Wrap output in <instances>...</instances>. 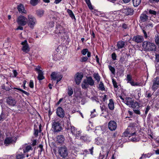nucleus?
Returning a JSON list of instances; mask_svg holds the SVG:
<instances>
[{"mask_svg":"<svg viewBox=\"0 0 159 159\" xmlns=\"http://www.w3.org/2000/svg\"><path fill=\"white\" fill-rule=\"evenodd\" d=\"M136 128L134 124H131L124 132V135L125 136H134L137 133L136 130Z\"/></svg>","mask_w":159,"mask_h":159,"instance_id":"nucleus-1","label":"nucleus"},{"mask_svg":"<svg viewBox=\"0 0 159 159\" xmlns=\"http://www.w3.org/2000/svg\"><path fill=\"white\" fill-rule=\"evenodd\" d=\"M142 46L144 50L146 51H155L156 49L155 44L149 41L143 42Z\"/></svg>","mask_w":159,"mask_h":159,"instance_id":"nucleus-2","label":"nucleus"},{"mask_svg":"<svg viewBox=\"0 0 159 159\" xmlns=\"http://www.w3.org/2000/svg\"><path fill=\"white\" fill-rule=\"evenodd\" d=\"M120 98L123 100L124 103L129 107L134 108L136 107H139V103L136 102H134L133 99L130 97H126L125 99H124L122 97H120Z\"/></svg>","mask_w":159,"mask_h":159,"instance_id":"nucleus-3","label":"nucleus"},{"mask_svg":"<svg viewBox=\"0 0 159 159\" xmlns=\"http://www.w3.org/2000/svg\"><path fill=\"white\" fill-rule=\"evenodd\" d=\"M55 32L57 34L58 36L63 39H65V37L66 36L65 30L62 26L57 24L56 26Z\"/></svg>","mask_w":159,"mask_h":159,"instance_id":"nucleus-4","label":"nucleus"},{"mask_svg":"<svg viewBox=\"0 0 159 159\" xmlns=\"http://www.w3.org/2000/svg\"><path fill=\"white\" fill-rule=\"evenodd\" d=\"M94 85V81L91 76L86 77V79L84 80L81 84V86L83 89H86L88 88L89 85L93 86Z\"/></svg>","mask_w":159,"mask_h":159,"instance_id":"nucleus-5","label":"nucleus"},{"mask_svg":"<svg viewBox=\"0 0 159 159\" xmlns=\"http://www.w3.org/2000/svg\"><path fill=\"white\" fill-rule=\"evenodd\" d=\"M111 148L110 146L106 145L102 148V151L100 152L99 157V159H103L105 157L106 159Z\"/></svg>","mask_w":159,"mask_h":159,"instance_id":"nucleus-6","label":"nucleus"},{"mask_svg":"<svg viewBox=\"0 0 159 159\" xmlns=\"http://www.w3.org/2000/svg\"><path fill=\"white\" fill-rule=\"evenodd\" d=\"M27 23L28 26L31 28L33 29L37 23L35 18L32 15H28Z\"/></svg>","mask_w":159,"mask_h":159,"instance_id":"nucleus-7","label":"nucleus"},{"mask_svg":"<svg viewBox=\"0 0 159 159\" xmlns=\"http://www.w3.org/2000/svg\"><path fill=\"white\" fill-rule=\"evenodd\" d=\"M58 153L61 157L63 158L66 157L68 154L67 148L65 146L61 147L58 148Z\"/></svg>","mask_w":159,"mask_h":159,"instance_id":"nucleus-8","label":"nucleus"},{"mask_svg":"<svg viewBox=\"0 0 159 159\" xmlns=\"http://www.w3.org/2000/svg\"><path fill=\"white\" fill-rule=\"evenodd\" d=\"M27 19L25 17L21 15L19 16L17 19V22L18 24L20 25L24 26L27 23Z\"/></svg>","mask_w":159,"mask_h":159,"instance_id":"nucleus-9","label":"nucleus"},{"mask_svg":"<svg viewBox=\"0 0 159 159\" xmlns=\"http://www.w3.org/2000/svg\"><path fill=\"white\" fill-rule=\"evenodd\" d=\"M22 45L21 50L25 53H28L30 51V48L28 43L27 40H25L21 43Z\"/></svg>","mask_w":159,"mask_h":159,"instance_id":"nucleus-10","label":"nucleus"},{"mask_svg":"<svg viewBox=\"0 0 159 159\" xmlns=\"http://www.w3.org/2000/svg\"><path fill=\"white\" fill-rule=\"evenodd\" d=\"M134 11L133 9L129 7L124 8L120 11V12L124 14L125 16L132 15Z\"/></svg>","mask_w":159,"mask_h":159,"instance_id":"nucleus-11","label":"nucleus"},{"mask_svg":"<svg viewBox=\"0 0 159 159\" xmlns=\"http://www.w3.org/2000/svg\"><path fill=\"white\" fill-rule=\"evenodd\" d=\"M83 77V74L82 73H77L75 75V81L77 85H79Z\"/></svg>","mask_w":159,"mask_h":159,"instance_id":"nucleus-12","label":"nucleus"},{"mask_svg":"<svg viewBox=\"0 0 159 159\" xmlns=\"http://www.w3.org/2000/svg\"><path fill=\"white\" fill-rule=\"evenodd\" d=\"M6 102L7 104L10 106L14 107L16 104V100L11 96L7 98Z\"/></svg>","mask_w":159,"mask_h":159,"instance_id":"nucleus-13","label":"nucleus"},{"mask_svg":"<svg viewBox=\"0 0 159 159\" xmlns=\"http://www.w3.org/2000/svg\"><path fill=\"white\" fill-rule=\"evenodd\" d=\"M51 77L53 80H57V83L60 81L62 77L61 75L58 73L55 72H53L52 73Z\"/></svg>","mask_w":159,"mask_h":159,"instance_id":"nucleus-14","label":"nucleus"},{"mask_svg":"<svg viewBox=\"0 0 159 159\" xmlns=\"http://www.w3.org/2000/svg\"><path fill=\"white\" fill-rule=\"evenodd\" d=\"M117 127L116 123L114 120L110 121L108 124V127L111 131H114L116 129Z\"/></svg>","mask_w":159,"mask_h":159,"instance_id":"nucleus-15","label":"nucleus"},{"mask_svg":"<svg viewBox=\"0 0 159 159\" xmlns=\"http://www.w3.org/2000/svg\"><path fill=\"white\" fill-rule=\"evenodd\" d=\"M52 128L54 132H58L61 129V126L59 122L54 121L53 123Z\"/></svg>","mask_w":159,"mask_h":159,"instance_id":"nucleus-16","label":"nucleus"},{"mask_svg":"<svg viewBox=\"0 0 159 159\" xmlns=\"http://www.w3.org/2000/svg\"><path fill=\"white\" fill-rule=\"evenodd\" d=\"M143 36L139 35L134 36L132 38V40L137 43H141L143 41Z\"/></svg>","mask_w":159,"mask_h":159,"instance_id":"nucleus-17","label":"nucleus"},{"mask_svg":"<svg viewBox=\"0 0 159 159\" xmlns=\"http://www.w3.org/2000/svg\"><path fill=\"white\" fill-rule=\"evenodd\" d=\"M57 115L60 117L63 118L65 116V112L61 107H58L56 109Z\"/></svg>","mask_w":159,"mask_h":159,"instance_id":"nucleus-18","label":"nucleus"},{"mask_svg":"<svg viewBox=\"0 0 159 159\" xmlns=\"http://www.w3.org/2000/svg\"><path fill=\"white\" fill-rule=\"evenodd\" d=\"M15 138L14 137H9L6 138L4 141V144L7 146L10 143H13L16 142V140H14Z\"/></svg>","mask_w":159,"mask_h":159,"instance_id":"nucleus-19","label":"nucleus"},{"mask_svg":"<svg viewBox=\"0 0 159 159\" xmlns=\"http://www.w3.org/2000/svg\"><path fill=\"white\" fill-rule=\"evenodd\" d=\"M133 94L134 98L137 99H139L141 96V89H139L135 90L133 92Z\"/></svg>","mask_w":159,"mask_h":159,"instance_id":"nucleus-20","label":"nucleus"},{"mask_svg":"<svg viewBox=\"0 0 159 159\" xmlns=\"http://www.w3.org/2000/svg\"><path fill=\"white\" fill-rule=\"evenodd\" d=\"M33 148L30 145H28L26 144L25 145V146L23 148V152L24 153H27L30 151H32Z\"/></svg>","mask_w":159,"mask_h":159,"instance_id":"nucleus-21","label":"nucleus"},{"mask_svg":"<svg viewBox=\"0 0 159 159\" xmlns=\"http://www.w3.org/2000/svg\"><path fill=\"white\" fill-rule=\"evenodd\" d=\"M17 9L18 11L21 13L26 14L27 11L25 9V7L24 5L20 4L18 6Z\"/></svg>","mask_w":159,"mask_h":159,"instance_id":"nucleus-22","label":"nucleus"},{"mask_svg":"<svg viewBox=\"0 0 159 159\" xmlns=\"http://www.w3.org/2000/svg\"><path fill=\"white\" fill-rule=\"evenodd\" d=\"M104 143V140L102 138L98 137L95 139V143L98 145L102 144Z\"/></svg>","mask_w":159,"mask_h":159,"instance_id":"nucleus-23","label":"nucleus"},{"mask_svg":"<svg viewBox=\"0 0 159 159\" xmlns=\"http://www.w3.org/2000/svg\"><path fill=\"white\" fill-rule=\"evenodd\" d=\"M36 69L38 72V80H40L44 79V78L43 76V72L38 68H36Z\"/></svg>","mask_w":159,"mask_h":159,"instance_id":"nucleus-24","label":"nucleus"},{"mask_svg":"<svg viewBox=\"0 0 159 159\" xmlns=\"http://www.w3.org/2000/svg\"><path fill=\"white\" fill-rule=\"evenodd\" d=\"M68 129L70 130L71 133L74 136L75 134L77 133L78 131V130H77L74 126L71 125L68 127Z\"/></svg>","mask_w":159,"mask_h":159,"instance_id":"nucleus-25","label":"nucleus"},{"mask_svg":"<svg viewBox=\"0 0 159 159\" xmlns=\"http://www.w3.org/2000/svg\"><path fill=\"white\" fill-rule=\"evenodd\" d=\"M130 138V140L133 142H137L139 141L140 139V137L138 135L135 134L134 136H129Z\"/></svg>","mask_w":159,"mask_h":159,"instance_id":"nucleus-26","label":"nucleus"},{"mask_svg":"<svg viewBox=\"0 0 159 159\" xmlns=\"http://www.w3.org/2000/svg\"><path fill=\"white\" fill-rule=\"evenodd\" d=\"M65 138L62 135H59L57 137V142L59 143H62L65 141Z\"/></svg>","mask_w":159,"mask_h":159,"instance_id":"nucleus-27","label":"nucleus"},{"mask_svg":"<svg viewBox=\"0 0 159 159\" xmlns=\"http://www.w3.org/2000/svg\"><path fill=\"white\" fill-rule=\"evenodd\" d=\"M148 26H146L142 29V32L144 34V37L145 39L148 37L147 33H148Z\"/></svg>","mask_w":159,"mask_h":159,"instance_id":"nucleus-28","label":"nucleus"},{"mask_svg":"<svg viewBox=\"0 0 159 159\" xmlns=\"http://www.w3.org/2000/svg\"><path fill=\"white\" fill-rule=\"evenodd\" d=\"M125 45V42L123 41H119L117 42V46L119 49L123 48Z\"/></svg>","mask_w":159,"mask_h":159,"instance_id":"nucleus-29","label":"nucleus"},{"mask_svg":"<svg viewBox=\"0 0 159 159\" xmlns=\"http://www.w3.org/2000/svg\"><path fill=\"white\" fill-rule=\"evenodd\" d=\"M44 11L42 9H38L36 11V14L39 17H42L44 13Z\"/></svg>","mask_w":159,"mask_h":159,"instance_id":"nucleus-30","label":"nucleus"},{"mask_svg":"<svg viewBox=\"0 0 159 159\" xmlns=\"http://www.w3.org/2000/svg\"><path fill=\"white\" fill-rule=\"evenodd\" d=\"M108 106L110 109L113 110L114 109V103L112 99L109 100V102L108 104Z\"/></svg>","mask_w":159,"mask_h":159,"instance_id":"nucleus-31","label":"nucleus"},{"mask_svg":"<svg viewBox=\"0 0 159 159\" xmlns=\"http://www.w3.org/2000/svg\"><path fill=\"white\" fill-rule=\"evenodd\" d=\"M67 12L69 14L70 17L72 19H74L75 20H76L75 16L74 15V14L71 10L68 9L67 10Z\"/></svg>","mask_w":159,"mask_h":159,"instance_id":"nucleus-32","label":"nucleus"},{"mask_svg":"<svg viewBox=\"0 0 159 159\" xmlns=\"http://www.w3.org/2000/svg\"><path fill=\"white\" fill-rule=\"evenodd\" d=\"M140 19L141 21L144 22L148 20V16L145 14H142L140 16Z\"/></svg>","mask_w":159,"mask_h":159,"instance_id":"nucleus-33","label":"nucleus"},{"mask_svg":"<svg viewBox=\"0 0 159 159\" xmlns=\"http://www.w3.org/2000/svg\"><path fill=\"white\" fill-rule=\"evenodd\" d=\"M39 1L40 0H30V3L32 6H34L37 5Z\"/></svg>","mask_w":159,"mask_h":159,"instance_id":"nucleus-34","label":"nucleus"},{"mask_svg":"<svg viewBox=\"0 0 159 159\" xmlns=\"http://www.w3.org/2000/svg\"><path fill=\"white\" fill-rule=\"evenodd\" d=\"M142 0H132L133 5L135 7L138 6L141 3Z\"/></svg>","mask_w":159,"mask_h":159,"instance_id":"nucleus-35","label":"nucleus"},{"mask_svg":"<svg viewBox=\"0 0 159 159\" xmlns=\"http://www.w3.org/2000/svg\"><path fill=\"white\" fill-rule=\"evenodd\" d=\"M93 77L98 82H99L100 81V77L98 73L93 74Z\"/></svg>","mask_w":159,"mask_h":159,"instance_id":"nucleus-36","label":"nucleus"},{"mask_svg":"<svg viewBox=\"0 0 159 159\" xmlns=\"http://www.w3.org/2000/svg\"><path fill=\"white\" fill-rule=\"evenodd\" d=\"M85 1L88 7L91 10H93V8L90 2V0H85Z\"/></svg>","mask_w":159,"mask_h":159,"instance_id":"nucleus-37","label":"nucleus"},{"mask_svg":"<svg viewBox=\"0 0 159 159\" xmlns=\"http://www.w3.org/2000/svg\"><path fill=\"white\" fill-rule=\"evenodd\" d=\"M16 157V159H23L25 157L24 155L21 153H17Z\"/></svg>","mask_w":159,"mask_h":159,"instance_id":"nucleus-38","label":"nucleus"},{"mask_svg":"<svg viewBox=\"0 0 159 159\" xmlns=\"http://www.w3.org/2000/svg\"><path fill=\"white\" fill-rule=\"evenodd\" d=\"M68 93L69 96H71L73 94L72 88L70 87H68Z\"/></svg>","mask_w":159,"mask_h":159,"instance_id":"nucleus-39","label":"nucleus"},{"mask_svg":"<svg viewBox=\"0 0 159 159\" xmlns=\"http://www.w3.org/2000/svg\"><path fill=\"white\" fill-rule=\"evenodd\" d=\"M81 131L78 130L74 136L75 137V138L78 139L79 138H80L81 137Z\"/></svg>","mask_w":159,"mask_h":159,"instance_id":"nucleus-40","label":"nucleus"},{"mask_svg":"<svg viewBox=\"0 0 159 159\" xmlns=\"http://www.w3.org/2000/svg\"><path fill=\"white\" fill-rule=\"evenodd\" d=\"M121 27L124 30H126L129 29V26L128 25L125 23H123L122 24Z\"/></svg>","mask_w":159,"mask_h":159,"instance_id":"nucleus-41","label":"nucleus"},{"mask_svg":"<svg viewBox=\"0 0 159 159\" xmlns=\"http://www.w3.org/2000/svg\"><path fill=\"white\" fill-rule=\"evenodd\" d=\"M98 88L99 89L102 91L104 90L105 89L103 84L102 82H100Z\"/></svg>","mask_w":159,"mask_h":159,"instance_id":"nucleus-42","label":"nucleus"},{"mask_svg":"<svg viewBox=\"0 0 159 159\" xmlns=\"http://www.w3.org/2000/svg\"><path fill=\"white\" fill-rule=\"evenodd\" d=\"M13 89H17L20 91L22 92L23 93H24L25 94H26V95L28 96L30 94L29 93L26 92V91H25L23 90L20 89V88H14Z\"/></svg>","mask_w":159,"mask_h":159,"instance_id":"nucleus-43","label":"nucleus"},{"mask_svg":"<svg viewBox=\"0 0 159 159\" xmlns=\"http://www.w3.org/2000/svg\"><path fill=\"white\" fill-rule=\"evenodd\" d=\"M108 68L110 71L111 72V73L113 74L114 75L115 74V69L111 66H109Z\"/></svg>","mask_w":159,"mask_h":159,"instance_id":"nucleus-44","label":"nucleus"},{"mask_svg":"<svg viewBox=\"0 0 159 159\" xmlns=\"http://www.w3.org/2000/svg\"><path fill=\"white\" fill-rule=\"evenodd\" d=\"M139 107H136L134 108H133V111L136 114L140 115L141 113L140 111L139 110L137 109L139 107Z\"/></svg>","mask_w":159,"mask_h":159,"instance_id":"nucleus-45","label":"nucleus"},{"mask_svg":"<svg viewBox=\"0 0 159 159\" xmlns=\"http://www.w3.org/2000/svg\"><path fill=\"white\" fill-rule=\"evenodd\" d=\"M152 95V94L151 92H150L149 91H146V95L145 97L146 98H150Z\"/></svg>","mask_w":159,"mask_h":159,"instance_id":"nucleus-46","label":"nucleus"},{"mask_svg":"<svg viewBox=\"0 0 159 159\" xmlns=\"http://www.w3.org/2000/svg\"><path fill=\"white\" fill-rule=\"evenodd\" d=\"M129 83L133 86H140V83L138 82H135L134 81H130Z\"/></svg>","mask_w":159,"mask_h":159,"instance_id":"nucleus-47","label":"nucleus"},{"mask_svg":"<svg viewBox=\"0 0 159 159\" xmlns=\"http://www.w3.org/2000/svg\"><path fill=\"white\" fill-rule=\"evenodd\" d=\"M155 41L156 43L159 46V35H156L155 37Z\"/></svg>","mask_w":159,"mask_h":159,"instance_id":"nucleus-48","label":"nucleus"},{"mask_svg":"<svg viewBox=\"0 0 159 159\" xmlns=\"http://www.w3.org/2000/svg\"><path fill=\"white\" fill-rule=\"evenodd\" d=\"M148 13L149 14L154 15H156L157 14L156 11L151 9L149 10Z\"/></svg>","mask_w":159,"mask_h":159,"instance_id":"nucleus-49","label":"nucleus"},{"mask_svg":"<svg viewBox=\"0 0 159 159\" xmlns=\"http://www.w3.org/2000/svg\"><path fill=\"white\" fill-rule=\"evenodd\" d=\"M88 52V50L87 49H84L82 50L81 53L83 55H85Z\"/></svg>","mask_w":159,"mask_h":159,"instance_id":"nucleus-50","label":"nucleus"},{"mask_svg":"<svg viewBox=\"0 0 159 159\" xmlns=\"http://www.w3.org/2000/svg\"><path fill=\"white\" fill-rule=\"evenodd\" d=\"M127 80L128 81V82L129 83L130 81H132V77L131 75H127Z\"/></svg>","mask_w":159,"mask_h":159,"instance_id":"nucleus-51","label":"nucleus"},{"mask_svg":"<svg viewBox=\"0 0 159 159\" xmlns=\"http://www.w3.org/2000/svg\"><path fill=\"white\" fill-rule=\"evenodd\" d=\"M153 83L159 85V77H157L154 79L153 80Z\"/></svg>","mask_w":159,"mask_h":159,"instance_id":"nucleus-52","label":"nucleus"},{"mask_svg":"<svg viewBox=\"0 0 159 159\" xmlns=\"http://www.w3.org/2000/svg\"><path fill=\"white\" fill-rule=\"evenodd\" d=\"M112 82L114 87L115 88H117L118 86L117 85V83L116 82V81L114 80L113 79L112 80Z\"/></svg>","mask_w":159,"mask_h":159,"instance_id":"nucleus-53","label":"nucleus"},{"mask_svg":"<svg viewBox=\"0 0 159 159\" xmlns=\"http://www.w3.org/2000/svg\"><path fill=\"white\" fill-rule=\"evenodd\" d=\"M158 85L156 84L153 83V85L152 86V88L154 90H155L158 87Z\"/></svg>","mask_w":159,"mask_h":159,"instance_id":"nucleus-54","label":"nucleus"},{"mask_svg":"<svg viewBox=\"0 0 159 159\" xmlns=\"http://www.w3.org/2000/svg\"><path fill=\"white\" fill-rule=\"evenodd\" d=\"M34 135L36 137H37L39 133V131L38 130V129H34Z\"/></svg>","mask_w":159,"mask_h":159,"instance_id":"nucleus-55","label":"nucleus"},{"mask_svg":"<svg viewBox=\"0 0 159 159\" xmlns=\"http://www.w3.org/2000/svg\"><path fill=\"white\" fill-rule=\"evenodd\" d=\"M29 85L30 87L31 88H32L34 87V82L32 80H31L30 81Z\"/></svg>","mask_w":159,"mask_h":159,"instance_id":"nucleus-56","label":"nucleus"},{"mask_svg":"<svg viewBox=\"0 0 159 159\" xmlns=\"http://www.w3.org/2000/svg\"><path fill=\"white\" fill-rule=\"evenodd\" d=\"M88 59V58L86 57H84L81 58V61L85 62Z\"/></svg>","mask_w":159,"mask_h":159,"instance_id":"nucleus-57","label":"nucleus"},{"mask_svg":"<svg viewBox=\"0 0 159 159\" xmlns=\"http://www.w3.org/2000/svg\"><path fill=\"white\" fill-rule=\"evenodd\" d=\"M116 55L115 53H113L111 55V57L113 60H115L116 59Z\"/></svg>","mask_w":159,"mask_h":159,"instance_id":"nucleus-58","label":"nucleus"},{"mask_svg":"<svg viewBox=\"0 0 159 159\" xmlns=\"http://www.w3.org/2000/svg\"><path fill=\"white\" fill-rule=\"evenodd\" d=\"M150 109V107L149 106H147L146 108L145 111V114L147 115L148 113V112Z\"/></svg>","mask_w":159,"mask_h":159,"instance_id":"nucleus-59","label":"nucleus"},{"mask_svg":"<svg viewBox=\"0 0 159 159\" xmlns=\"http://www.w3.org/2000/svg\"><path fill=\"white\" fill-rule=\"evenodd\" d=\"M80 139L83 140L84 141H86L87 137L86 136H81Z\"/></svg>","mask_w":159,"mask_h":159,"instance_id":"nucleus-60","label":"nucleus"},{"mask_svg":"<svg viewBox=\"0 0 159 159\" xmlns=\"http://www.w3.org/2000/svg\"><path fill=\"white\" fill-rule=\"evenodd\" d=\"M156 60L157 62H159V54L156 55Z\"/></svg>","mask_w":159,"mask_h":159,"instance_id":"nucleus-61","label":"nucleus"},{"mask_svg":"<svg viewBox=\"0 0 159 159\" xmlns=\"http://www.w3.org/2000/svg\"><path fill=\"white\" fill-rule=\"evenodd\" d=\"M107 96L106 95H104V96L103 97L102 99L104 101H105L106 100H107Z\"/></svg>","mask_w":159,"mask_h":159,"instance_id":"nucleus-62","label":"nucleus"},{"mask_svg":"<svg viewBox=\"0 0 159 159\" xmlns=\"http://www.w3.org/2000/svg\"><path fill=\"white\" fill-rule=\"evenodd\" d=\"M37 141L36 140H34L33 141L32 145L33 146L35 145L36 144Z\"/></svg>","mask_w":159,"mask_h":159,"instance_id":"nucleus-63","label":"nucleus"},{"mask_svg":"<svg viewBox=\"0 0 159 159\" xmlns=\"http://www.w3.org/2000/svg\"><path fill=\"white\" fill-rule=\"evenodd\" d=\"M13 73L15 77H16L17 75V73L16 70H13Z\"/></svg>","mask_w":159,"mask_h":159,"instance_id":"nucleus-64","label":"nucleus"}]
</instances>
